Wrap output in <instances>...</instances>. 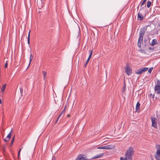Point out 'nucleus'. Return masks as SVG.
Instances as JSON below:
<instances>
[{"instance_id": "obj_12", "label": "nucleus", "mask_w": 160, "mask_h": 160, "mask_svg": "<svg viewBox=\"0 0 160 160\" xmlns=\"http://www.w3.org/2000/svg\"><path fill=\"white\" fill-rule=\"evenodd\" d=\"M11 133H10L7 136V137H6V138L4 139V141H8L9 140V139H10V138H11Z\"/></svg>"}, {"instance_id": "obj_29", "label": "nucleus", "mask_w": 160, "mask_h": 160, "mask_svg": "<svg viewBox=\"0 0 160 160\" xmlns=\"http://www.w3.org/2000/svg\"><path fill=\"white\" fill-rule=\"evenodd\" d=\"M102 147H98L97 148L98 149H103Z\"/></svg>"}, {"instance_id": "obj_2", "label": "nucleus", "mask_w": 160, "mask_h": 160, "mask_svg": "<svg viewBox=\"0 0 160 160\" xmlns=\"http://www.w3.org/2000/svg\"><path fill=\"white\" fill-rule=\"evenodd\" d=\"M145 31L144 28L141 29L139 32V38L138 39V45L139 48L142 47V43L143 40V36L145 33Z\"/></svg>"}, {"instance_id": "obj_9", "label": "nucleus", "mask_w": 160, "mask_h": 160, "mask_svg": "<svg viewBox=\"0 0 160 160\" xmlns=\"http://www.w3.org/2000/svg\"><path fill=\"white\" fill-rule=\"evenodd\" d=\"M89 53H90L88 59L86 61L84 65L85 67H86L87 64L88 63V62L90 59V58H91V56H92V50H90L89 51Z\"/></svg>"}, {"instance_id": "obj_4", "label": "nucleus", "mask_w": 160, "mask_h": 160, "mask_svg": "<svg viewBox=\"0 0 160 160\" xmlns=\"http://www.w3.org/2000/svg\"><path fill=\"white\" fill-rule=\"evenodd\" d=\"M86 155L85 154H80L76 158V160H87Z\"/></svg>"}, {"instance_id": "obj_34", "label": "nucleus", "mask_w": 160, "mask_h": 160, "mask_svg": "<svg viewBox=\"0 0 160 160\" xmlns=\"http://www.w3.org/2000/svg\"><path fill=\"white\" fill-rule=\"evenodd\" d=\"M2 103V101L1 99H0V103Z\"/></svg>"}, {"instance_id": "obj_8", "label": "nucleus", "mask_w": 160, "mask_h": 160, "mask_svg": "<svg viewBox=\"0 0 160 160\" xmlns=\"http://www.w3.org/2000/svg\"><path fill=\"white\" fill-rule=\"evenodd\" d=\"M155 92L157 94L160 93V86L159 85H156L154 88Z\"/></svg>"}, {"instance_id": "obj_5", "label": "nucleus", "mask_w": 160, "mask_h": 160, "mask_svg": "<svg viewBox=\"0 0 160 160\" xmlns=\"http://www.w3.org/2000/svg\"><path fill=\"white\" fill-rule=\"evenodd\" d=\"M125 71L128 75H130L132 73V69L128 65L125 67Z\"/></svg>"}, {"instance_id": "obj_6", "label": "nucleus", "mask_w": 160, "mask_h": 160, "mask_svg": "<svg viewBox=\"0 0 160 160\" xmlns=\"http://www.w3.org/2000/svg\"><path fill=\"white\" fill-rule=\"evenodd\" d=\"M152 122V126L156 128L157 127V120L155 118L153 117L151 118Z\"/></svg>"}, {"instance_id": "obj_19", "label": "nucleus", "mask_w": 160, "mask_h": 160, "mask_svg": "<svg viewBox=\"0 0 160 160\" xmlns=\"http://www.w3.org/2000/svg\"><path fill=\"white\" fill-rule=\"evenodd\" d=\"M151 5V2L149 1H148L147 3V7L148 8H149L150 7Z\"/></svg>"}, {"instance_id": "obj_17", "label": "nucleus", "mask_w": 160, "mask_h": 160, "mask_svg": "<svg viewBox=\"0 0 160 160\" xmlns=\"http://www.w3.org/2000/svg\"><path fill=\"white\" fill-rule=\"evenodd\" d=\"M6 84L4 85L1 88V91L2 92H3L4 90H5V88H6Z\"/></svg>"}, {"instance_id": "obj_22", "label": "nucleus", "mask_w": 160, "mask_h": 160, "mask_svg": "<svg viewBox=\"0 0 160 160\" xmlns=\"http://www.w3.org/2000/svg\"><path fill=\"white\" fill-rule=\"evenodd\" d=\"M153 69V68H150L148 70V72L149 73H151V72L152 71V70Z\"/></svg>"}, {"instance_id": "obj_23", "label": "nucleus", "mask_w": 160, "mask_h": 160, "mask_svg": "<svg viewBox=\"0 0 160 160\" xmlns=\"http://www.w3.org/2000/svg\"><path fill=\"white\" fill-rule=\"evenodd\" d=\"M63 114H63L62 112H61V113H60V115H59V117H58V119H57V121H56V122H57V121H58V118H59L61 117V116Z\"/></svg>"}, {"instance_id": "obj_21", "label": "nucleus", "mask_w": 160, "mask_h": 160, "mask_svg": "<svg viewBox=\"0 0 160 160\" xmlns=\"http://www.w3.org/2000/svg\"><path fill=\"white\" fill-rule=\"evenodd\" d=\"M146 0H143L141 4V6H142L143 5H144L145 2H146Z\"/></svg>"}, {"instance_id": "obj_11", "label": "nucleus", "mask_w": 160, "mask_h": 160, "mask_svg": "<svg viewBox=\"0 0 160 160\" xmlns=\"http://www.w3.org/2000/svg\"><path fill=\"white\" fill-rule=\"evenodd\" d=\"M107 149H110L114 148H115V146L113 145H107Z\"/></svg>"}, {"instance_id": "obj_15", "label": "nucleus", "mask_w": 160, "mask_h": 160, "mask_svg": "<svg viewBox=\"0 0 160 160\" xmlns=\"http://www.w3.org/2000/svg\"><path fill=\"white\" fill-rule=\"evenodd\" d=\"M30 30H29V32L28 34V43L29 44H30Z\"/></svg>"}, {"instance_id": "obj_1", "label": "nucleus", "mask_w": 160, "mask_h": 160, "mask_svg": "<svg viewBox=\"0 0 160 160\" xmlns=\"http://www.w3.org/2000/svg\"><path fill=\"white\" fill-rule=\"evenodd\" d=\"M134 152L133 147H129L125 154V158L121 157L120 160H132Z\"/></svg>"}, {"instance_id": "obj_7", "label": "nucleus", "mask_w": 160, "mask_h": 160, "mask_svg": "<svg viewBox=\"0 0 160 160\" xmlns=\"http://www.w3.org/2000/svg\"><path fill=\"white\" fill-rule=\"evenodd\" d=\"M144 10L142 9H140L138 13V19L141 21L143 18V15L142 14V11Z\"/></svg>"}, {"instance_id": "obj_16", "label": "nucleus", "mask_w": 160, "mask_h": 160, "mask_svg": "<svg viewBox=\"0 0 160 160\" xmlns=\"http://www.w3.org/2000/svg\"><path fill=\"white\" fill-rule=\"evenodd\" d=\"M33 58V56H32V53H31L30 56V58L29 65L30 64Z\"/></svg>"}, {"instance_id": "obj_36", "label": "nucleus", "mask_w": 160, "mask_h": 160, "mask_svg": "<svg viewBox=\"0 0 160 160\" xmlns=\"http://www.w3.org/2000/svg\"><path fill=\"white\" fill-rule=\"evenodd\" d=\"M158 25L159 27H160V23L158 24Z\"/></svg>"}, {"instance_id": "obj_28", "label": "nucleus", "mask_w": 160, "mask_h": 160, "mask_svg": "<svg viewBox=\"0 0 160 160\" xmlns=\"http://www.w3.org/2000/svg\"><path fill=\"white\" fill-rule=\"evenodd\" d=\"M103 147V149H107V146H102Z\"/></svg>"}, {"instance_id": "obj_25", "label": "nucleus", "mask_w": 160, "mask_h": 160, "mask_svg": "<svg viewBox=\"0 0 160 160\" xmlns=\"http://www.w3.org/2000/svg\"><path fill=\"white\" fill-rule=\"evenodd\" d=\"M21 150V149H20V150H19V151H18V158H19V155L20 154V152Z\"/></svg>"}, {"instance_id": "obj_13", "label": "nucleus", "mask_w": 160, "mask_h": 160, "mask_svg": "<svg viewBox=\"0 0 160 160\" xmlns=\"http://www.w3.org/2000/svg\"><path fill=\"white\" fill-rule=\"evenodd\" d=\"M140 104L139 102H138L136 105V111H137L138 110L140 109Z\"/></svg>"}, {"instance_id": "obj_10", "label": "nucleus", "mask_w": 160, "mask_h": 160, "mask_svg": "<svg viewBox=\"0 0 160 160\" xmlns=\"http://www.w3.org/2000/svg\"><path fill=\"white\" fill-rule=\"evenodd\" d=\"M103 153H101L99 154L98 155H97L96 156H94L93 157V158L95 159V158H99L102 157V156H103Z\"/></svg>"}, {"instance_id": "obj_30", "label": "nucleus", "mask_w": 160, "mask_h": 160, "mask_svg": "<svg viewBox=\"0 0 160 160\" xmlns=\"http://www.w3.org/2000/svg\"><path fill=\"white\" fill-rule=\"evenodd\" d=\"M63 114L65 112V110H63L62 111V112Z\"/></svg>"}, {"instance_id": "obj_33", "label": "nucleus", "mask_w": 160, "mask_h": 160, "mask_svg": "<svg viewBox=\"0 0 160 160\" xmlns=\"http://www.w3.org/2000/svg\"><path fill=\"white\" fill-rule=\"evenodd\" d=\"M55 158H54V157H53V158H52V160H55Z\"/></svg>"}, {"instance_id": "obj_37", "label": "nucleus", "mask_w": 160, "mask_h": 160, "mask_svg": "<svg viewBox=\"0 0 160 160\" xmlns=\"http://www.w3.org/2000/svg\"><path fill=\"white\" fill-rule=\"evenodd\" d=\"M157 160H160V159H157Z\"/></svg>"}, {"instance_id": "obj_3", "label": "nucleus", "mask_w": 160, "mask_h": 160, "mask_svg": "<svg viewBox=\"0 0 160 160\" xmlns=\"http://www.w3.org/2000/svg\"><path fill=\"white\" fill-rule=\"evenodd\" d=\"M148 69V68L143 67L138 69L135 71V73L138 74H140L143 73L147 71Z\"/></svg>"}, {"instance_id": "obj_38", "label": "nucleus", "mask_w": 160, "mask_h": 160, "mask_svg": "<svg viewBox=\"0 0 160 160\" xmlns=\"http://www.w3.org/2000/svg\"><path fill=\"white\" fill-rule=\"evenodd\" d=\"M151 48H149V49H151Z\"/></svg>"}, {"instance_id": "obj_35", "label": "nucleus", "mask_w": 160, "mask_h": 160, "mask_svg": "<svg viewBox=\"0 0 160 160\" xmlns=\"http://www.w3.org/2000/svg\"><path fill=\"white\" fill-rule=\"evenodd\" d=\"M67 116L68 117H69L70 116V115L69 114H68L67 115Z\"/></svg>"}, {"instance_id": "obj_26", "label": "nucleus", "mask_w": 160, "mask_h": 160, "mask_svg": "<svg viewBox=\"0 0 160 160\" xmlns=\"http://www.w3.org/2000/svg\"><path fill=\"white\" fill-rule=\"evenodd\" d=\"M8 64V63L7 61H6V62L5 64V68H7V67Z\"/></svg>"}, {"instance_id": "obj_31", "label": "nucleus", "mask_w": 160, "mask_h": 160, "mask_svg": "<svg viewBox=\"0 0 160 160\" xmlns=\"http://www.w3.org/2000/svg\"><path fill=\"white\" fill-rule=\"evenodd\" d=\"M66 108H67V107L66 106H65V107H64V110H65L66 109Z\"/></svg>"}, {"instance_id": "obj_32", "label": "nucleus", "mask_w": 160, "mask_h": 160, "mask_svg": "<svg viewBox=\"0 0 160 160\" xmlns=\"http://www.w3.org/2000/svg\"><path fill=\"white\" fill-rule=\"evenodd\" d=\"M20 91L21 92H22V89L21 88H20Z\"/></svg>"}, {"instance_id": "obj_18", "label": "nucleus", "mask_w": 160, "mask_h": 160, "mask_svg": "<svg viewBox=\"0 0 160 160\" xmlns=\"http://www.w3.org/2000/svg\"><path fill=\"white\" fill-rule=\"evenodd\" d=\"M42 73L43 76L44 77V79L45 78L46 76L47 75V72H46L44 71H43L42 72Z\"/></svg>"}, {"instance_id": "obj_24", "label": "nucleus", "mask_w": 160, "mask_h": 160, "mask_svg": "<svg viewBox=\"0 0 160 160\" xmlns=\"http://www.w3.org/2000/svg\"><path fill=\"white\" fill-rule=\"evenodd\" d=\"M14 137L13 138V139H12V142H11V146H12V144L14 141Z\"/></svg>"}, {"instance_id": "obj_20", "label": "nucleus", "mask_w": 160, "mask_h": 160, "mask_svg": "<svg viewBox=\"0 0 160 160\" xmlns=\"http://www.w3.org/2000/svg\"><path fill=\"white\" fill-rule=\"evenodd\" d=\"M126 83H125V82L124 81V86L123 88L122 92H124L125 91V89L126 88Z\"/></svg>"}, {"instance_id": "obj_14", "label": "nucleus", "mask_w": 160, "mask_h": 160, "mask_svg": "<svg viewBox=\"0 0 160 160\" xmlns=\"http://www.w3.org/2000/svg\"><path fill=\"white\" fill-rule=\"evenodd\" d=\"M157 40L156 39H153L152 40V45H154L155 44H156L157 43Z\"/></svg>"}, {"instance_id": "obj_27", "label": "nucleus", "mask_w": 160, "mask_h": 160, "mask_svg": "<svg viewBox=\"0 0 160 160\" xmlns=\"http://www.w3.org/2000/svg\"><path fill=\"white\" fill-rule=\"evenodd\" d=\"M157 82L158 83V85H160V80H157Z\"/></svg>"}]
</instances>
